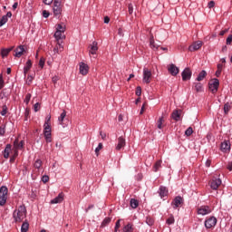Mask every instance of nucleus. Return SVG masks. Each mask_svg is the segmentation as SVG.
I'll return each instance as SVG.
<instances>
[{
  "label": "nucleus",
  "mask_w": 232,
  "mask_h": 232,
  "mask_svg": "<svg viewBox=\"0 0 232 232\" xmlns=\"http://www.w3.org/2000/svg\"><path fill=\"white\" fill-rule=\"evenodd\" d=\"M27 211L26 207L24 205L19 206L13 212V218L15 224H21L24 218H26Z\"/></svg>",
  "instance_id": "1"
},
{
  "label": "nucleus",
  "mask_w": 232,
  "mask_h": 232,
  "mask_svg": "<svg viewBox=\"0 0 232 232\" xmlns=\"http://www.w3.org/2000/svg\"><path fill=\"white\" fill-rule=\"evenodd\" d=\"M44 137L45 142H52V126L50 125V122H44Z\"/></svg>",
  "instance_id": "2"
},
{
  "label": "nucleus",
  "mask_w": 232,
  "mask_h": 232,
  "mask_svg": "<svg viewBox=\"0 0 232 232\" xmlns=\"http://www.w3.org/2000/svg\"><path fill=\"white\" fill-rule=\"evenodd\" d=\"M8 200V188L6 186H2L0 188V206H5Z\"/></svg>",
  "instance_id": "3"
},
{
  "label": "nucleus",
  "mask_w": 232,
  "mask_h": 232,
  "mask_svg": "<svg viewBox=\"0 0 232 232\" xmlns=\"http://www.w3.org/2000/svg\"><path fill=\"white\" fill-rule=\"evenodd\" d=\"M62 1L61 0H54L53 12L55 17H61V14H63V6H61Z\"/></svg>",
  "instance_id": "4"
},
{
  "label": "nucleus",
  "mask_w": 232,
  "mask_h": 232,
  "mask_svg": "<svg viewBox=\"0 0 232 232\" xmlns=\"http://www.w3.org/2000/svg\"><path fill=\"white\" fill-rule=\"evenodd\" d=\"M151 79H153V74L151 73V71H150V69L144 67L143 68V79H142L143 84H150V82H151Z\"/></svg>",
  "instance_id": "5"
},
{
  "label": "nucleus",
  "mask_w": 232,
  "mask_h": 232,
  "mask_svg": "<svg viewBox=\"0 0 232 232\" xmlns=\"http://www.w3.org/2000/svg\"><path fill=\"white\" fill-rule=\"evenodd\" d=\"M217 222L218 220L215 217L207 218L204 223L206 229H211L215 227V226H217Z\"/></svg>",
  "instance_id": "6"
},
{
  "label": "nucleus",
  "mask_w": 232,
  "mask_h": 232,
  "mask_svg": "<svg viewBox=\"0 0 232 232\" xmlns=\"http://www.w3.org/2000/svg\"><path fill=\"white\" fill-rule=\"evenodd\" d=\"M218 86H220V82L217 78L213 80L212 83H208V89L212 93H217V92H218Z\"/></svg>",
  "instance_id": "7"
},
{
  "label": "nucleus",
  "mask_w": 232,
  "mask_h": 232,
  "mask_svg": "<svg viewBox=\"0 0 232 232\" xmlns=\"http://www.w3.org/2000/svg\"><path fill=\"white\" fill-rule=\"evenodd\" d=\"M203 44H204V43L202 41H196L188 46V51L189 52H197L198 50H200V48H202Z\"/></svg>",
  "instance_id": "8"
},
{
  "label": "nucleus",
  "mask_w": 232,
  "mask_h": 232,
  "mask_svg": "<svg viewBox=\"0 0 232 232\" xmlns=\"http://www.w3.org/2000/svg\"><path fill=\"white\" fill-rule=\"evenodd\" d=\"M182 204H184V198L180 196H177L173 199L171 206H173V209H177V208H180V206H182Z\"/></svg>",
  "instance_id": "9"
},
{
  "label": "nucleus",
  "mask_w": 232,
  "mask_h": 232,
  "mask_svg": "<svg viewBox=\"0 0 232 232\" xmlns=\"http://www.w3.org/2000/svg\"><path fill=\"white\" fill-rule=\"evenodd\" d=\"M191 75H193L191 69L185 68L181 72L182 81H189V79H191Z\"/></svg>",
  "instance_id": "10"
},
{
  "label": "nucleus",
  "mask_w": 232,
  "mask_h": 232,
  "mask_svg": "<svg viewBox=\"0 0 232 232\" xmlns=\"http://www.w3.org/2000/svg\"><path fill=\"white\" fill-rule=\"evenodd\" d=\"M168 72L170 73V75H172V77H177V75H179V72H180V69H179L177 65L171 63L168 68Z\"/></svg>",
  "instance_id": "11"
},
{
  "label": "nucleus",
  "mask_w": 232,
  "mask_h": 232,
  "mask_svg": "<svg viewBox=\"0 0 232 232\" xmlns=\"http://www.w3.org/2000/svg\"><path fill=\"white\" fill-rule=\"evenodd\" d=\"M211 213V208L209 206H201L200 208H198V215H209Z\"/></svg>",
  "instance_id": "12"
},
{
  "label": "nucleus",
  "mask_w": 232,
  "mask_h": 232,
  "mask_svg": "<svg viewBox=\"0 0 232 232\" xmlns=\"http://www.w3.org/2000/svg\"><path fill=\"white\" fill-rule=\"evenodd\" d=\"M222 184V179H213L210 182H209V186L211 188V189L217 190L218 189V187Z\"/></svg>",
  "instance_id": "13"
},
{
  "label": "nucleus",
  "mask_w": 232,
  "mask_h": 232,
  "mask_svg": "<svg viewBox=\"0 0 232 232\" xmlns=\"http://www.w3.org/2000/svg\"><path fill=\"white\" fill-rule=\"evenodd\" d=\"M220 150L223 153H227L231 150V142L229 140H224L221 143Z\"/></svg>",
  "instance_id": "14"
},
{
  "label": "nucleus",
  "mask_w": 232,
  "mask_h": 232,
  "mask_svg": "<svg viewBox=\"0 0 232 232\" xmlns=\"http://www.w3.org/2000/svg\"><path fill=\"white\" fill-rule=\"evenodd\" d=\"M90 70V67L88 66V64L84 63H80V73L82 75H88V72Z\"/></svg>",
  "instance_id": "15"
},
{
  "label": "nucleus",
  "mask_w": 232,
  "mask_h": 232,
  "mask_svg": "<svg viewBox=\"0 0 232 232\" xmlns=\"http://www.w3.org/2000/svg\"><path fill=\"white\" fill-rule=\"evenodd\" d=\"M124 146H126V140L123 137H119L118 144L116 145V150L121 151Z\"/></svg>",
  "instance_id": "16"
},
{
  "label": "nucleus",
  "mask_w": 232,
  "mask_h": 232,
  "mask_svg": "<svg viewBox=\"0 0 232 232\" xmlns=\"http://www.w3.org/2000/svg\"><path fill=\"white\" fill-rule=\"evenodd\" d=\"M63 200H64V194L61 192L56 198L51 200V204H61Z\"/></svg>",
  "instance_id": "17"
},
{
  "label": "nucleus",
  "mask_w": 232,
  "mask_h": 232,
  "mask_svg": "<svg viewBox=\"0 0 232 232\" xmlns=\"http://www.w3.org/2000/svg\"><path fill=\"white\" fill-rule=\"evenodd\" d=\"M23 53H24V45H19L15 50H14V57H22Z\"/></svg>",
  "instance_id": "18"
},
{
  "label": "nucleus",
  "mask_w": 232,
  "mask_h": 232,
  "mask_svg": "<svg viewBox=\"0 0 232 232\" xmlns=\"http://www.w3.org/2000/svg\"><path fill=\"white\" fill-rule=\"evenodd\" d=\"M12 50H14V46L9 48H2L0 53L2 59H5V57H8V54L10 53V52H12Z\"/></svg>",
  "instance_id": "19"
},
{
  "label": "nucleus",
  "mask_w": 232,
  "mask_h": 232,
  "mask_svg": "<svg viewBox=\"0 0 232 232\" xmlns=\"http://www.w3.org/2000/svg\"><path fill=\"white\" fill-rule=\"evenodd\" d=\"M158 193L160 197V198H164V197H168V188L164 186H160Z\"/></svg>",
  "instance_id": "20"
},
{
  "label": "nucleus",
  "mask_w": 232,
  "mask_h": 232,
  "mask_svg": "<svg viewBox=\"0 0 232 232\" xmlns=\"http://www.w3.org/2000/svg\"><path fill=\"white\" fill-rule=\"evenodd\" d=\"M54 39H56L57 42H61L63 39H66V35H64V33L61 31H55Z\"/></svg>",
  "instance_id": "21"
},
{
  "label": "nucleus",
  "mask_w": 232,
  "mask_h": 232,
  "mask_svg": "<svg viewBox=\"0 0 232 232\" xmlns=\"http://www.w3.org/2000/svg\"><path fill=\"white\" fill-rule=\"evenodd\" d=\"M10 151H12V145L7 144L3 151L4 159H8L10 157Z\"/></svg>",
  "instance_id": "22"
},
{
  "label": "nucleus",
  "mask_w": 232,
  "mask_h": 232,
  "mask_svg": "<svg viewBox=\"0 0 232 232\" xmlns=\"http://www.w3.org/2000/svg\"><path fill=\"white\" fill-rule=\"evenodd\" d=\"M97 50H99V47L97 46V42H92L89 53L91 55H97Z\"/></svg>",
  "instance_id": "23"
},
{
  "label": "nucleus",
  "mask_w": 232,
  "mask_h": 232,
  "mask_svg": "<svg viewBox=\"0 0 232 232\" xmlns=\"http://www.w3.org/2000/svg\"><path fill=\"white\" fill-rule=\"evenodd\" d=\"M223 110H224V114L227 115V113H229V111H231L232 110V102H226L224 104Z\"/></svg>",
  "instance_id": "24"
},
{
  "label": "nucleus",
  "mask_w": 232,
  "mask_h": 232,
  "mask_svg": "<svg viewBox=\"0 0 232 232\" xmlns=\"http://www.w3.org/2000/svg\"><path fill=\"white\" fill-rule=\"evenodd\" d=\"M14 146L15 148V150H23V148H24V140H21L19 142V140H15L14 142Z\"/></svg>",
  "instance_id": "25"
},
{
  "label": "nucleus",
  "mask_w": 232,
  "mask_h": 232,
  "mask_svg": "<svg viewBox=\"0 0 232 232\" xmlns=\"http://www.w3.org/2000/svg\"><path fill=\"white\" fill-rule=\"evenodd\" d=\"M182 111H179V110H176L172 112L171 114V118L173 119V121H180V113H181Z\"/></svg>",
  "instance_id": "26"
},
{
  "label": "nucleus",
  "mask_w": 232,
  "mask_h": 232,
  "mask_svg": "<svg viewBox=\"0 0 232 232\" xmlns=\"http://www.w3.org/2000/svg\"><path fill=\"white\" fill-rule=\"evenodd\" d=\"M28 229H30V223L25 219L21 226V232H28Z\"/></svg>",
  "instance_id": "27"
},
{
  "label": "nucleus",
  "mask_w": 232,
  "mask_h": 232,
  "mask_svg": "<svg viewBox=\"0 0 232 232\" xmlns=\"http://www.w3.org/2000/svg\"><path fill=\"white\" fill-rule=\"evenodd\" d=\"M208 75V72L204 70H202L198 77L196 78V81H198V82H200V81H204V79H206V76Z\"/></svg>",
  "instance_id": "28"
},
{
  "label": "nucleus",
  "mask_w": 232,
  "mask_h": 232,
  "mask_svg": "<svg viewBox=\"0 0 232 232\" xmlns=\"http://www.w3.org/2000/svg\"><path fill=\"white\" fill-rule=\"evenodd\" d=\"M64 50V47L61 44V42H57V44L53 48L54 53H59L60 52H63Z\"/></svg>",
  "instance_id": "29"
},
{
  "label": "nucleus",
  "mask_w": 232,
  "mask_h": 232,
  "mask_svg": "<svg viewBox=\"0 0 232 232\" xmlns=\"http://www.w3.org/2000/svg\"><path fill=\"white\" fill-rule=\"evenodd\" d=\"M194 88L197 93L204 92V86L200 82H194Z\"/></svg>",
  "instance_id": "30"
},
{
  "label": "nucleus",
  "mask_w": 232,
  "mask_h": 232,
  "mask_svg": "<svg viewBox=\"0 0 232 232\" xmlns=\"http://www.w3.org/2000/svg\"><path fill=\"white\" fill-rule=\"evenodd\" d=\"M64 119H66V111H63L60 117L58 118V122L61 124V126H64L63 122H64Z\"/></svg>",
  "instance_id": "31"
},
{
  "label": "nucleus",
  "mask_w": 232,
  "mask_h": 232,
  "mask_svg": "<svg viewBox=\"0 0 232 232\" xmlns=\"http://www.w3.org/2000/svg\"><path fill=\"white\" fill-rule=\"evenodd\" d=\"M160 168H162V160H158L156 161V163L153 166V171L155 173H157V171H159V169H160Z\"/></svg>",
  "instance_id": "32"
},
{
  "label": "nucleus",
  "mask_w": 232,
  "mask_h": 232,
  "mask_svg": "<svg viewBox=\"0 0 232 232\" xmlns=\"http://www.w3.org/2000/svg\"><path fill=\"white\" fill-rule=\"evenodd\" d=\"M166 224L167 226H173V224H175V217L173 214H170L169 218H167Z\"/></svg>",
  "instance_id": "33"
},
{
  "label": "nucleus",
  "mask_w": 232,
  "mask_h": 232,
  "mask_svg": "<svg viewBox=\"0 0 232 232\" xmlns=\"http://www.w3.org/2000/svg\"><path fill=\"white\" fill-rule=\"evenodd\" d=\"M56 31L64 34L66 32V25L64 24H56Z\"/></svg>",
  "instance_id": "34"
},
{
  "label": "nucleus",
  "mask_w": 232,
  "mask_h": 232,
  "mask_svg": "<svg viewBox=\"0 0 232 232\" xmlns=\"http://www.w3.org/2000/svg\"><path fill=\"white\" fill-rule=\"evenodd\" d=\"M130 204L132 209H137V208H139V200L135 198H130Z\"/></svg>",
  "instance_id": "35"
},
{
  "label": "nucleus",
  "mask_w": 232,
  "mask_h": 232,
  "mask_svg": "<svg viewBox=\"0 0 232 232\" xmlns=\"http://www.w3.org/2000/svg\"><path fill=\"white\" fill-rule=\"evenodd\" d=\"M123 232H133V224L128 223V224L123 227Z\"/></svg>",
  "instance_id": "36"
},
{
  "label": "nucleus",
  "mask_w": 232,
  "mask_h": 232,
  "mask_svg": "<svg viewBox=\"0 0 232 232\" xmlns=\"http://www.w3.org/2000/svg\"><path fill=\"white\" fill-rule=\"evenodd\" d=\"M111 222V218H105L101 224V227H106Z\"/></svg>",
  "instance_id": "37"
},
{
  "label": "nucleus",
  "mask_w": 232,
  "mask_h": 232,
  "mask_svg": "<svg viewBox=\"0 0 232 232\" xmlns=\"http://www.w3.org/2000/svg\"><path fill=\"white\" fill-rule=\"evenodd\" d=\"M150 47L151 50H159V45L155 44V40L153 38H150Z\"/></svg>",
  "instance_id": "38"
},
{
  "label": "nucleus",
  "mask_w": 232,
  "mask_h": 232,
  "mask_svg": "<svg viewBox=\"0 0 232 232\" xmlns=\"http://www.w3.org/2000/svg\"><path fill=\"white\" fill-rule=\"evenodd\" d=\"M145 222L148 226H153L155 224V220L151 217H147Z\"/></svg>",
  "instance_id": "39"
},
{
  "label": "nucleus",
  "mask_w": 232,
  "mask_h": 232,
  "mask_svg": "<svg viewBox=\"0 0 232 232\" xmlns=\"http://www.w3.org/2000/svg\"><path fill=\"white\" fill-rule=\"evenodd\" d=\"M5 133H6V125L3 124L0 126V136L5 137Z\"/></svg>",
  "instance_id": "40"
},
{
  "label": "nucleus",
  "mask_w": 232,
  "mask_h": 232,
  "mask_svg": "<svg viewBox=\"0 0 232 232\" xmlns=\"http://www.w3.org/2000/svg\"><path fill=\"white\" fill-rule=\"evenodd\" d=\"M41 166H43V160H36L34 161V168H35L36 169H41Z\"/></svg>",
  "instance_id": "41"
},
{
  "label": "nucleus",
  "mask_w": 232,
  "mask_h": 232,
  "mask_svg": "<svg viewBox=\"0 0 232 232\" xmlns=\"http://www.w3.org/2000/svg\"><path fill=\"white\" fill-rule=\"evenodd\" d=\"M7 113H8V107L6 105H3L0 114L2 115V117H5V115H6Z\"/></svg>",
  "instance_id": "42"
},
{
  "label": "nucleus",
  "mask_w": 232,
  "mask_h": 232,
  "mask_svg": "<svg viewBox=\"0 0 232 232\" xmlns=\"http://www.w3.org/2000/svg\"><path fill=\"white\" fill-rule=\"evenodd\" d=\"M8 23V18L6 16L3 15L2 18L0 19V27L5 26Z\"/></svg>",
  "instance_id": "43"
},
{
  "label": "nucleus",
  "mask_w": 232,
  "mask_h": 232,
  "mask_svg": "<svg viewBox=\"0 0 232 232\" xmlns=\"http://www.w3.org/2000/svg\"><path fill=\"white\" fill-rule=\"evenodd\" d=\"M185 135L187 137H191V135H193V128L188 127L186 130H185Z\"/></svg>",
  "instance_id": "44"
},
{
  "label": "nucleus",
  "mask_w": 232,
  "mask_h": 232,
  "mask_svg": "<svg viewBox=\"0 0 232 232\" xmlns=\"http://www.w3.org/2000/svg\"><path fill=\"white\" fill-rule=\"evenodd\" d=\"M24 70L30 71L32 69V60H28L24 67Z\"/></svg>",
  "instance_id": "45"
},
{
  "label": "nucleus",
  "mask_w": 232,
  "mask_h": 232,
  "mask_svg": "<svg viewBox=\"0 0 232 232\" xmlns=\"http://www.w3.org/2000/svg\"><path fill=\"white\" fill-rule=\"evenodd\" d=\"M162 122H164V117H160L158 120V129L162 130Z\"/></svg>",
  "instance_id": "46"
},
{
  "label": "nucleus",
  "mask_w": 232,
  "mask_h": 232,
  "mask_svg": "<svg viewBox=\"0 0 232 232\" xmlns=\"http://www.w3.org/2000/svg\"><path fill=\"white\" fill-rule=\"evenodd\" d=\"M136 95H137L138 97H140V95H142V88H141L140 86H138V87L136 88Z\"/></svg>",
  "instance_id": "47"
},
{
  "label": "nucleus",
  "mask_w": 232,
  "mask_h": 232,
  "mask_svg": "<svg viewBox=\"0 0 232 232\" xmlns=\"http://www.w3.org/2000/svg\"><path fill=\"white\" fill-rule=\"evenodd\" d=\"M5 88V80L3 79V74L0 75V90Z\"/></svg>",
  "instance_id": "48"
},
{
  "label": "nucleus",
  "mask_w": 232,
  "mask_h": 232,
  "mask_svg": "<svg viewBox=\"0 0 232 232\" xmlns=\"http://www.w3.org/2000/svg\"><path fill=\"white\" fill-rule=\"evenodd\" d=\"M30 99H32V94L27 93L24 98V102L28 104V102H30Z\"/></svg>",
  "instance_id": "49"
},
{
  "label": "nucleus",
  "mask_w": 232,
  "mask_h": 232,
  "mask_svg": "<svg viewBox=\"0 0 232 232\" xmlns=\"http://www.w3.org/2000/svg\"><path fill=\"white\" fill-rule=\"evenodd\" d=\"M44 63H45V60L44 57H42L39 61V66L40 68H44Z\"/></svg>",
  "instance_id": "50"
},
{
  "label": "nucleus",
  "mask_w": 232,
  "mask_h": 232,
  "mask_svg": "<svg viewBox=\"0 0 232 232\" xmlns=\"http://www.w3.org/2000/svg\"><path fill=\"white\" fill-rule=\"evenodd\" d=\"M43 17H44V19H48V17H50V12L44 10L43 11Z\"/></svg>",
  "instance_id": "51"
},
{
  "label": "nucleus",
  "mask_w": 232,
  "mask_h": 232,
  "mask_svg": "<svg viewBox=\"0 0 232 232\" xmlns=\"http://www.w3.org/2000/svg\"><path fill=\"white\" fill-rule=\"evenodd\" d=\"M33 81H34V76L33 75H28L27 76V84L28 85L32 84Z\"/></svg>",
  "instance_id": "52"
},
{
  "label": "nucleus",
  "mask_w": 232,
  "mask_h": 232,
  "mask_svg": "<svg viewBox=\"0 0 232 232\" xmlns=\"http://www.w3.org/2000/svg\"><path fill=\"white\" fill-rule=\"evenodd\" d=\"M48 180H50V177H48L47 175L42 177V181L44 182V184H46Z\"/></svg>",
  "instance_id": "53"
},
{
  "label": "nucleus",
  "mask_w": 232,
  "mask_h": 232,
  "mask_svg": "<svg viewBox=\"0 0 232 232\" xmlns=\"http://www.w3.org/2000/svg\"><path fill=\"white\" fill-rule=\"evenodd\" d=\"M128 10H129L130 15H131V14H133V5L132 4H129Z\"/></svg>",
  "instance_id": "54"
},
{
  "label": "nucleus",
  "mask_w": 232,
  "mask_h": 232,
  "mask_svg": "<svg viewBox=\"0 0 232 232\" xmlns=\"http://www.w3.org/2000/svg\"><path fill=\"white\" fill-rule=\"evenodd\" d=\"M119 227H121V219H118L116 221L114 232H117V229H119Z\"/></svg>",
  "instance_id": "55"
},
{
  "label": "nucleus",
  "mask_w": 232,
  "mask_h": 232,
  "mask_svg": "<svg viewBox=\"0 0 232 232\" xmlns=\"http://www.w3.org/2000/svg\"><path fill=\"white\" fill-rule=\"evenodd\" d=\"M102 148V143H99L97 148L95 149V153L98 155L99 151H101V149Z\"/></svg>",
  "instance_id": "56"
},
{
  "label": "nucleus",
  "mask_w": 232,
  "mask_h": 232,
  "mask_svg": "<svg viewBox=\"0 0 232 232\" xmlns=\"http://www.w3.org/2000/svg\"><path fill=\"white\" fill-rule=\"evenodd\" d=\"M118 35H120V37H124V30L121 27L118 29Z\"/></svg>",
  "instance_id": "57"
},
{
  "label": "nucleus",
  "mask_w": 232,
  "mask_h": 232,
  "mask_svg": "<svg viewBox=\"0 0 232 232\" xmlns=\"http://www.w3.org/2000/svg\"><path fill=\"white\" fill-rule=\"evenodd\" d=\"M208 7L209 9L214 8V7H215V1H210V2L208 3Z\"/></svg>",
  "instance_id": "58"
},
{
  "label": "nucleus",
  "mask_w": 232,
  "mask_h": 232,
  "mask_svg": "<svg viewBox=\"0 0 232 232\" xmlns=\"http://www.w3.org/2000/svg\"><path fill=\"white\" fill-rule=\"evenodd\" d=\"M232 43V34L228 35V37L227 38V44H231Z\"/></svg>",
  "instance_id": "59"
},
{
  "label": "nucleus",
  "mask_w": 232,
  "mask_h": 232,
  "mask_svg": "<svg viewBox=\"0 0 232 232\" xmlns=\"http://www.w3.org/2000/svg\"><path fill=\"white\" fill-rule=\"evenodd\" d=\"M43 3L50 5H52V3H53V0H43Z\"/></svg>",
  "instance_id": "60"
},
{
  "label": "nucleus",
  "mask_w": 232,
  "mask_h": 232,
  "mask_svg": "<svg viewBox=\"0 0 232 232\" xmlns=\"http://www.w3.org/2000/svg\"><path fill=\"white\" fill-rule=\"evenodd\" d=\"M52 81H53V82L54 84H56L57 81H59V76H53V77L52 78Z\"/></svg>",
  "instance_id": "61"
},
{
  "label": "nucleus",
  "mask_w": 232,
  "mask_h": 232,
  "mask_svg": "<svg viewBox=\"0 0 232 232\" xmlns=\"http://www.w3.org/2000/svg\"><path fill=\"white\" fill-rule=\"evenodd\" d=\"M205 166L207 168H209L211 166V160H207L206 163H205Z\"/></svg>",
  "instance_id": "62"
},
{
  "label": "nucleus",
  "mask_w": 232,
  "mask_h": 232,
  "mask_svg": "<svg viewBox=\"0 0 232 232\" xmlns=\"http://www.w3.org/2000/svg\"><path fill=\"white\" fill-rule=\"evenodd\" d=\"M227 169H228L229 171H232V161L228 162V164L227 166Z\"/></svg>",
  "instance_id": "63"
},
{
  "label": "nucleus",
  "mask_w": 232,
  "mask_h": 232,
  "mask_svg": "<svg viewBox=\"0 0 232 232\" xmlns=\"http://www.w3.org/2000/svg\"><path fill=\"white\" fill-rule=\"evenodd\" d=\"M223 68H224V65L222 63L218 64V71L222 72Z\"/></svg>",
  "instance_id": "64"
}]
</instances>
